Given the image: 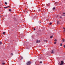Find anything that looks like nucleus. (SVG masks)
Returning <instances> with one entry per match:
<instances>
[{
    "label": "nucleus",
    "instance_id": "cd10ccee",
    "mask_svg": "<svg viewBox=\"0 0 65 65\" xmlns=\"http://www.w3.org/2000/svg\"><path fill=\"white\" fill-rule=\"evenodd\" d=\"M47 6H49V5H48V4H47Z\"/></svg>",
    "mask_w": 65,
    "mask_h": 65
},
{
    "label": "nucleus",
    "instance_id": "72a5a7b5",
    "mask_svg": "<svg viewBox=\"0 0 65 65\" xmlns=\"http://www.w3.org/2000/svg\"><path fill=\"white\" fill-rule=\"evenodd\" d=\"M11 55H12V53H11Z\"/></svg>",
    "mask_w": 65,
    "mask_h": 65
},
{
    "label": "nucleus",
    "instance_id": "a211bd4d",
    "mask_svg": "<svg viewBox=\"0 0 65 65\" xmlns=\"http://www.w3.org/2000/svg\"><path fill=\"white\" fill-rule=\"evenodd\" d=\"M2 44V42H1L0 41V44Z\"/></svg>",
    "mask_w": 65,
    "mask_h": 65
},
{
    "label": "nucleus",
    "instance_id": "473e14b6",
    "mask_svg": "<svg viewBox=\"0 0 65 65\" xmlns=\"http://www.w3.org/2000/svg\"><path fill=\"white\" fill-rule=\"evenodd\" d=\"M8 7H10V6H8Z\"/></svg>",
    "mask_w": 65,
    "mask_h": 65
},
{
    "label": "nucleus",
    "instance_id": "f3484780",
    "mask_svg": "<svg viewBox=\"0 0 65 65\" xmlns=\"http://www.w3.org/2000/svg\"><path fill=\"white\" fill-rule=\"evenodd\" d=\"M52 23H50V25H52Z\"/></svg>",
    "mask_w": 65,
    "mask_h": 65
},
{
    "label": "nucleus",
    "instance_id": "6e6552de",
    "mask_svg": "<svg viewBox=\"0 0 65 65\" xmlns=\"http://www.w3.org/2000/svg\"><path fill=\"white\" fill-rule=\"evenodd\" d=\"M65 39H62V41H63V42H64L65 41Z\"/></svg>",
    "mask_w": 65,
    "mask_h": 65
},
{
    "label": "nucleus",
    "instance_id": "9d476101",
    "mask_svg": "<svg viewBox=\"0 0 65 65\" xmlns=\"http://www.w3.org/2000/svg\"><path fill=\"white\" fill-rule=\"evenodd\" d=\"M53 10H54L55 9V7H54V8H53Z\"/></svg>",
    "mask_w": 65,
    "mask_h": 65
},
{
    "label": "nucleus",
    "instance_id": "c756f323",
    "mask_svg": "<svg viewBox=\"0 0 65 65\" xmlns=\"http://www.w3.org/2000/svg\"><path fill=\"white\" fill-rule=\"evenodd\" d=\"M64 47L65 48V45L64 46Z\"/></svg>",
    "mask_w": 65,
    "mask_h": 65
},
{
    "label": "nucleus",
    "instance_id": "393cba45",
    "mask_svg": "<svg viewBox=\"0 0 65 65\" xmlns=\"http://www.w3.org/2000/svg\"><path fill=\"white\" fill-rule=\"evenodd\" d=\"M42 63V61H40V63H41H41Z\"/></svg>",
    "mask_w": 65,
    "mask_h": 65
},
{
    "label": "nucleus",
    "instance_id": "9b49d317",
    "mask_svg": "<svg viewBox=\"0 0 65 65\" xmlns=\"http://www.w3.org/2000/svg\"><path fill=\"white\" fill-rule=\"evenodd\" d=\"M46 55H49V54H48V53H46Z\"/></svg>",
    "mask_w": 65,
    "mask_h": 65
},
{
    "label": "nucleus",
    "instance_id": "2eb2a0df",
    "mask_svg": "<svg viewBox=\"0 0 65 65\" xmlns=\"http://www.w3.org/2000/svg\"><path fill=\"white\" fill-rule=\"evenodd\" d=\"M3 34H5V32H3Z\"/></svg>",
    "mask_w": 65,
    "mask_h": 65
},
{
    "label": "nucleus",
    "instance_id": "dca6fc26",
    "mask_svg": "<svg viewBox=\"0 0 65 65\" xmlns=\"http://www.w3.org/2000/svg\"><path fill=\"white\" fill-rule=\"evenodd\" d=\"M38 11L39 12L41 11V10L40 9H39L38 10Z\"/></svg>",
    "mask_w": 65,
    "mask_h": 65
},
{
    "label": "nucleus",
    "instance_id": "5701e85b",
    "mask_svg": "<svg viewBox=\"0 0 65 65\" xmlns=\"http://www.w3.org/2000/svg\"><path fill=\"white\" fill-rule=\"evenodd\" d=\"M58 64L59 65H60V62H59L58 63Z\"/></svg>",
    "mask_w": 65,
    "mask_h": 65
},
{
    "label": "nucleus",
    "instance_id": "58836bf2",
    "mask_svg": "<svg viewBox=\"0 0 65 65\" xmlns=\"http://www.w3.org/2000/svg\"><path fill=\"white\" fill-rule=\"evenodd\" d=\"M40 22V23H41V22Z\"/></svg>",
    "mask_w": 65,
    "mask_h": 65
},
{
    "label": "nucleus",
    "instance_id": "f704fd0d",
    "mask_svg": "<svg viewBox=\"0 0 65 65\" xmlns=\"http://www.w3.org/2000/svg\"><path fill=\"white\" fill-rule=\"evenodd\" d=\"M27 13H28V12H27Z\"/></svg>",
    "mask_w": 65,
    "mask_h": 65
},
{
    "label": "nucleus",
    "instance_id": "6ab92c4d",
    "mask_svg": "<svg viewBox=\"0 0 65 65\" xmlns=\"http://www.w3.org/2000/svg\"><path fill=\"white\" fill-rule=\"evenodd\" d=\"M52 37H53V36H52L50 37V38H52Z\"/></svg>",
    "mask_w": 65,
    "mask_h": 65
},
{
    "label": "nucleus",
    "instance_id": "c9c22d12",
    "mask_svg": "<svg viewBox=\"0 0 65 65\" xmlns=\"http://www.w3.org/2000/svg\"><path fill=\"white\" fill-rule=\"evenodd\" d=\"M47 41H46V42Z\"/></svg>",
    "mask_w": 65,
    "mask_h": 65
},
{
    "label": "nucleus",
    "instance_id": "7ed1b4c3",
    "mask_svg": "<svg viewBox=\"0 0 65 65\" xmlns=\"http://www.w3.org/2000/svg\"><path fill=\"white\" fill-rule=\"evenodd\" d=\"M40 42V41H39L38 40H37L36 41V42L37 43H38L39 42Z\"/></svg>",
    "mask_w": 65,
    "mask_h": 65
},
{
    "label": "nucleus",
    "instance_id": "bb28decb",
    "mask_svg": "<svg viewBox=\"0 0 65 65\" xmlns=\"http://www.w3.org/2000/svg\"><path fill=\"white\" fill-rule=\"evenodd\" d=\"M63 14H65V13H63Z\"/></svg>",
    "mask_w": 65,
    "mask_h": 65
},
{
    "label": "nucleus",
    "instance_id": "b1692460",
    "mask_svg": "<svg viewBox=\"0 0 65 65\" xmlns=\"http://www.w3.org/2000/svg\"><path fill=\"white\" fill-rule=\"evenodd\" d=\"M62 44H60V46H62Z\"/></svg>",
    "mask_w": 65,
    "mask_h": 65
},
{
    "label": "nucleus",
    "instance_id": "4be33fe9",
    "mask_svg": "<svg viewBox=\"0 0 65 65\" xmlns=\"http://www.w3.org/2000/svg\"><path fill=\"white\" fill-rule=\"evenodd\" d=\"M56 42H54V44H56Z\"/></svg>",
    "mask_w": 65,
    "mask_h": 65
},
{
    "label": "nucleus",
    "instance_id": "a878e982",
    "mask_svg": "<svg viewBox=\"0 0 65 65\" xmlns=\"http://www.w3.org/2000/svg\"><path fill=\"white\" fill-rule=\"evenodd\" d=\"M65 29H64V30H63V32H65Z\"/></svg>",
    "mask_w": 65,
    "mask_h": 65
},
{
    "label": "nucleus",
    "instance_id": "412c9836",
    "mask_svg": "<svg viewBox=\"0 0 65 65\" xmlns=\"http://www.w3.org/2000/svg\"><path fill=\"white\" fill-rule=\"evenodd\" d=\"M5 8H8V7H4Z\"/></svg>",
    "mask_w": 65,
    "mask_h": 65
},
{
    "label": "nucleus",
    "instance_id": "ddd939ff",
    "mask_svg": "<svg viewBox=\"0 0 65 65\" xmlns=\"http://www.w3.org/2000/svg\"><path fill=\"white\" fill-rule=\"evenodd\" d=\"M54 41H57V39H55L54 40Z\"/></svg>",
    "mask_w": 65,
    "mask_h": 65
},
{
    "label": "nucleus",
    "instance_id": "ea45409f",
    "mask_svg": "<svg viewBox=\"0 0 65 65\" xmlns=\"http://www.w3.org/2000/svg\"><path fill=\"white\" fill-rule=\"evenodd\" d=\"M64 16H65V15H64Z\"/></svg>",
    "mask_w": 65,
    "mask_h": 65
},
{
    "label": "nucleus",
    "instance_id": "f03ea898",
    "mask_svg": "<svg viewBox=\"0 0 65 65\" xmlns=\"http://www.w3.org/2000/svg\"><path fill=\"white\" fill-rule=\"evenodd\" d=\"M31 63V62L30 61H29L26 64L27 65H30V64Z\"/></svg>",
    "mask_w": 65,
    "mask_h": 65
},
{
    "label": "nucleus",
    "instance_id": "e433bc0d",
    "mask_svg": "<svg viewBox=\"0 0 65 65\" xmlns=\"http://www.w3.org/2000/svg\"><path fill=\"white\" fill-rule=\"evenodd\" d=\"M44 41H45V40H44Z\"/></svg>",
    "mask_w": 65,
    "mask_h": 65
},
{
    "label": "nucleus",
    "instance_id": "0eeeda50",
    "mask_svg": "<svg viewBox=\"0 0 65 65\" xmlns=\"http://www.w3.org/2000/svg\"><path fill=\"white\" fill-rule=\"evenodd\" d=\"M57 24H59V25H60V23H59V21H57Z\"/></svg>",
    "mask_w": 65,
    "mask_h": 65
},
{
    "label": "nucleus",
    "instance_id": "39448f33",
    "mask_svg": "<svg viewBox=\"0 0 65 65\" xmlns=\"http://www.w3.org/2000/svg\"><path fill=\"white\" fill-rule=\"evenodd\" d=\"M5 64V63L3 62L2 63V65H4Z\"/></svg>",
    "mask_w": 65,
    "mask_h": 65
},
{
    "label": "nucleus",
    "instance_id": "4468645a",
    "mask_svg": "<svg viewBox=\"0 0 65 65\" xmlns=\"http://www.w3.org/2000/svg\"><path fill=\"white\" fill-rule=\"evenodd\" d=\"M9 11H11V9H9Z\"/></svg>",
    "mask_w": 65,
    "mask_h": 65
},
{
    "label": "nucleus",
    "instance_id": "2f4dec72",
    "mask_svg": "<svg viewBox=\"0 0 65 65\" xmlns=\"http://www.w3.org/2000/svg\"><path fill=\"white\" fill-rule=\"evenodd\" d=\"M34 30H35V28L34 29Z\"/></svg>",
    "mask_w": 65,
    "mask_h": 65
},
{
    "label": "nucleus",
    "instance_id": "423d86ee",
    "mask_svg": "<svg viewBox=\"0 0 65 65\" xmlns=\"http://www.w3.org/2000/svg\"><path fill=\"white\" fill-rule=\"evenodd\" d=\"M58 4V2H56L55 3V4L56 5H57Z\"/></svg>",
    "mask_w": 65,
    "mask_h": 65
},
{
    "label": "nucleus",
    "instance_id": "4c0bfd02",
    "mask_svg": "<svg viewBox=\"0 0 65 65\" xmlns=\"http://www.w3.org/2000/svg\"><path fill=\"white\" fill-rule=\"evenodd\" d=\"M0 18H1V16H0Z\"/></svg>",
    "mask_w": 65,
    "mask_h": 65
},
{
    "label": "nucleus",
    "instance_id": "f8f14e48",
    "mask_svg": "<svg viewBox=\"0 0 65 65\" xmlns=\"http://www.w3.org/2000/svg\"><path fill=\"white\" fill-rule=\"evenodd\" d=\"M5 3L6 5H7V3H6V2H5Z\"/></svg>",
    "mask_w": 65,
    "mask_h": 65
},
{
    "label": "nucleus",
    "instance_id": "c85d7f7f",
    "mask_svg": "<svg viewBox=\"0 0 65 65\" xmlns=\"http://www.w3.org/2000/svg\"><path fill=\"white\" fill-rule=\"evenodd\" d=\"M63 29H64V30H65V28H64V27H63Z\"/></svg>",
    "mask_w": 65,
    "mask_h": 65
},
{
    "label": "nucleus",
    "instance_id": "20e7f679",
    "mask_svg": "<svg viewBox=\"0 0 65 65\" xmlns=\"http://www.w3.org/2000/svg\"><path fill=\"white\" fill-rule=\"evenodd\" d=\"M22 59H23V57H20V59L21 60H22Z\"/></svg>",
    "mask_w": 65,
    "mask_h": 65
},
{
    "label": "nucleus",
    "instance_id": "f257e3e1",
    "mask_svg": "<svg viewBox=\"0 0 65 65\" xmlns=\"http://www.w3.org/2000/svg\"><path fill=\"white\" fill-rule=\"evenodd\" d=\"M61 63L59 64V65H64V62L63 61H61Z\"/></svg>",
    "mask_w": 65,
    "mask_h": 65
},
{
    "label": "nucleus",
    "instance_id": "aec40b11",
    "mask_svg": "<svg viewBox=\"0 0 65 65\" xmlns=\"http://www.w3.org/2000/svg\"><path fill=\"white\" fill-rule=\"evenodd\" d=\"M60 19H62V17L60 16Z\"/></svg>",
    "mask_w": 65,
    "mask_h": 65
},
{
    "label": "nucleus",
    "instance_id": "7c9ffc66",
    "mask_svg": "<svg viewBox=\"0 0 65 65\" xmlns=\"http://www.w3.org/2000/svg\"><path fill=\"white\" fill-rule=\"evenodd\" d=\"M58 15H57V17H58Z\"/></svg>",
    "mask_w": 65,
    "mask_h": 65
},
{
    "label": "nucleus",
    "instance_id": "1a4fd4ad",
    "mask_svg": "<svg viewBox=\"0 0 65 65\" xmlns=\"http://www.w3.org/2000/svg\"><path fill=\"white\" fill-rule=\"evenodd\" d=\"M54 51H53V50H52V51L51 52V53L52 54V53H54Z\"/></svg>",
    "mask_w": 65,
    "mask_h": 65
}]
</instances>
